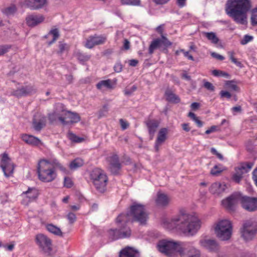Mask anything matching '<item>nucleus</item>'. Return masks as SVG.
<instances>
[{
	"mask_svg": "<svg viewBox=\"0 0 257 257\" xmlns=\"http://www.w3.org/2000/svg\"><path fill=\"white\" fill-rule=\"evenodd\" d=\"M186 246V242L166 239L160 240L157 245L159 251L169 257H174L177 254L183 257L185 251L187 252L188 257L200 256V252L199 250L193 246H190L188 248Z\"/></svg>",
	"mask_w": 257,
	"mask_h": 257,
	"instance_id": "nucleus-1",
	"label": "nucleus"
},
{
	"mask_svg": "<svg viewBox=\"0 0 257 257\" xmlns=\"http://www.w3.org/2000/svg\"><path fill=\"white\" fill-rule=\"evenodd\" d=\"M251 8L250 0H227L225 12L236 23L244 25L246 23V14Z\"/></svg>",
	"mask_w": 257,
	"mask_h": 257,
	"instance_id": "nucleus-2",
	"label": "nucleus"
},
{
	"mask_svg": "<svg viewBox=\"0 0 257 257\" xmlns=\"http://www.w3.org/2000/svg\"><path fill=\"white\" fill-rule=\"evenodd\" d=\"M173 228L180 230L187 236H192L201 226L200 221L188 214L182 213L172 218L170 222Z\"/></svg>",
	"mask_w": 257,
	"mask_h": 257,
	"instance_id": "nucleus-3",
	"label": "nucleus"
},
{
	"mask_svg": "<svg viewBox=\"0 0 257 257\" xmlns=\"http://www.w3.org/2000/svg\"><path fill=\"white\" fill-rule=\"evenodd\" d=\"M149 218L145 205L134 202L130 206L129 210L126 213L120 214L116 219L117 223H126L131 221L132 222H138L140 225H146Z\"/></svg>",
	"mask_w": 257,
	"mask_h": 257,
	"instance_id": "nucleus-4",
	"label": "nucleus"
},
{
	"mask_svg": "<svg viewBox=\"0 0 257 257\" xmlns=\"http://www.w3.org/2000/svg\"><path fill=\"white\" fill-rule=\"evenodd\" d=\"M37 173L38 179L43 182H51L57 177V173L54 168L48 165L45 159L40 160L37 165Z\"/></svg>",
	"mask_w": 257,
	"mask_h": 257,
	"instance_id": "nucleus-5",
	"label": "nucleus"
},
{
	"mask_svg": "<svg viewBox=\"0 0 257 257\" xmlns=\"http://www.w3.org/2000/svg\"><path fill=\"white\" fill-rule=\"evenodd\" d=\"M90 179L92 180L93 185L98 192L103 193L105 192L108 177L103 171L99 168L94 169L90 173Z\"/></svg>",
	"mask_w": 257,
	"mask_h": 257,
	"instance_id": "nucleus-6",
	"label": "nucleus"
},
{
	"mask_svg": "<svg viewBox=\"0 0 257 257\" xmlns=\"http://www.w3.org/2000/svg\"><path fill=\"white\" fill-rule=\"evenodd\" d=\"M215 231L217 237L221 240H228L232 233L231 222L226 219L219 221L215 227Z\"/></svg>",
	"mask_w": 257,
	"mask_h": 257,
	"instance_id": "nucleus-7",
	"label": "nucleus"
},
{
	"mask_svg": "<svg viewBox=\"0 0 257 257\" xmlns=\"http://www.w3.org/2000/svg\"><path fill=\"white\" fill-rule=\"evenodd\" d=\"M116 223L119 226V229H110L108 231V238L111 241L117 240L120 238L130 237L131 235V230L126 226L125 223Z\"/></svg>",
	"mask_w": 257,
	"mask_h": 257,
	"instance_id": "nucleus-8",
	"label": "nucleus"
},
{
	"mask_svg": "<svg viewBox=\"0 0 257 257\" xmlns=\"http://www.w3.org/2000/svg\"><path fill=\"white\" fill-rule=\"evenodd\" d=\"M36 243L42 252L46 256H52L54 254L52 240L43 234H38L35 238Z\"/></svg>",
	"mask_w": 257,
	"mask_h": 257,
	"instance_id": "nucleus-9",
	"label": "nucleus"
},
{
	"mask_svg": "<svg viewBox=\"0 0 257 257\" xmlns=\"http://www.w3.org/2000/svg\"><path fill=\"white\" fill-rule=\"evenodd\" d=\"M240 232L244 240H251L257 233V224L251 220H246L243 222Z\"/></svg>",
	"mask_w": 257,
	"mask_h": 257,
	"instance_id": "nucleus-10",
	"label": "nucleus"
},
{
	"mask_svg": "<svg viewBox=\"0 0 257 257\" xmlns=\"http://www.w3.org/2000/svg\"><path fill=\"white\" fill-rule=\"evenodd\" d=\"M0 156H1L0 167L2 168L5 176L9 177L13 173L15 165L7 153H4Z\"/></svg>",
	"mask_w": 257,
	"mask_h": 257,
	"instance_id": "nucleus-11",
	"label": "nucleus"
},
{
	"mask_svg": "<svg viewBox=\"0 0 257 257\" xmlns=\"http://www.w3.org/2000/svg\"><path fill=\"white\" fill-rule=\"evenodd\" d=\"M240 203L242 208L248 212L257 210V197L243 195L240 193Z\"/></svg>",
	"mask_w": 257,
	"mask_h": 257,
	"instance_id": "nucleus-12",
	"label": "nucleus"
},
{
	"mask_svg": "<svg viewBox=\"0 0 257 257\" xmlns=\"http://www.w3.org/2000/svg\"><path fill=\"white\" fill-rule=\"evenodd\" d=\"M37 91L35 87L32 85L22 86L17 89H13L11 94L17 98L26 97L35 94Z\"/></svg>",
	"mask_w": 257,
	"mask_h": 257,
	"instance_id": "nucleus-13",
	"label": "nucleus"
},
{
	"mask_svg": "<svg viewBox=\"0 0 257 257\" xmlns=\"http://www.w3.org/2000/svg\"><path fill=\"white\" fill-rule=\"evenodd\" d=\"M172 45V43L166 36L162 35L161 38L155 39L151 42L149 48V53L150 54H153L155 49L162 46H164V50L167 51V48Z\"/></svg>",
	"mask_w": 257,
	"mask_h": 257,
	"instance_id": "nucleus-14",
	"label": "nucleus"
},
{
	"mask_svg": "<svg viewBox=\"0 0 257 257\" xmlns=\"http://www.w3.org/2000/svg\"><path fill=\"white\" fill-rule=\"evenodd\" d=\"M240 203V193H234L222 201V205L228 210L234 211L235 206Z\"/></svg>",
	"mask_w": 257,
	"mask_h": 257,
	"instance_id": "nucleus-15",
	"label": "nucleus"
},
{
	"mask_svg": "<svg viewBox=\"0 0 257 257\" xmlns=\"http://www.w3.org/2000/svg\"><path fill=\"white\" fill-rule=\"evenodd\" d=\"M58 119L63 125H69L78 122L81 118L76 112L66 111L64 113V116H59Z\"/></svg>",
	"mask_w": 257,
	"mask_h": 257,
	"instance_id": "nucleus-16",
	"label": "nucleus"
},
{
	"mask_svg": "<svg viewBox=\"0 0 257 257\" xmlns=\"http://www.w3.org/2000/svg\"><path fill=\"white\" fill-rule=\"evenodd\" d=\"M106 41V37L102 35L94 34L88 37L84 46L88 49H92L95 46L103 44Z\"/></svg>",
	"mask_w": 257,
	"mask_h": 257,
	"instance_id": "nucleus-17",
	"label": "nucleus"
},
{
	"mask_svg": "<svg viewBox=\"0 0 257 257\" xmlns=\"http://www.w3.org/2000/svg\"><path fill=\"white\" fill-rule=\"evenodd\" d=\"M109 162V170L111 173L114 176L119 175V171L121 169V165L119 163V158L117 155H113L107 158Z\"/></svg>",
	"mask_w": 257,
	"mask_h": 257,
	"instance_id": "nucleus-18",
	"label": "nucleus"
},
{
	"mask_svg": "<svg viewBox=\"0 0 257 257\" xmlns=\"http://www.w3.org/2000/svg\"><path fill=\"white\" fill-rule=\"evenodd\" d=\"M25 20L27 25L33 28L43 22L45 17L41 14H32L28 15Z\"/></svg>",
	"mask_w": 257,
	"mask_h": 257,
	"instance_id": "nucleus-19",
	"label": "nucleus"
},
{
	"mask_svg": "<svg viewBox=\"0 0 257 257\" xmlns=\"http://www.w3.org/2000/svg\"><path fill=\"white\" fill-rule=\"evenodd\" d=\"M200 245L210 252H217L219 249V245L214 239H202L199 241Z\"/></svg>",
	"mask_w": 257,
	"mask_h": 257,
	"instance_id": "nucleus-20",
	"label": "nucleus"
},
{
	"mask_svg": "<svg viewBox=\"0 0 257 257\" xmlns=\"http://www.w3.org/2000/svg\"><path fill=\"white\" fill-rule=\"evenodd\" d=\"M168 130L166 127L161 128L158 134L157 139L155 143L154 148L156 152H158L160 150V146H161L166 140L167 138V134Z\"/></svg>",
	"mask_w": 257,
	"mask_h": 257,
	"instance_id": "nucleus-21",
	"label": "nucleus"
},
{
	"mask_svg": "<svg viewBox=\"0 0 257 257\" xmlns=\"http://www.w3.org/2000/svg\"><path fill=\"white\" fill-rule=\"evenodd\" d=\"M47 0H25L24 5L31 10H38L44 8Z\"/></svg>",
	"mask_w": 257,
	"mask_h": 257,
	"instance_id": "nucleus-22",
	"label": "nucleus"
},
{
	"mask_svg": "<svg viewBox=\"0 0 257 257\" xmlns=\"http://www.w3.org/2000/svg\"><path fill=\"white\" fill-rule=\"evenodd\" d=\"M46 163H48V165L49 166L51 167V168H54V170L56 171V169H59L62 172L67 174L68 172V170L59 161V160L54 157H51L49 158L48 159H45Z\"/></svg>",
	"mask_w": 257,
	"mask_h": 257,
	"instance_id": "nucleus-23",
	"label": "nucleus"
},
{
	"mask_svg": "<svg viewBox=\"0 0 257 257\" xmlns=\"http://www.w3.org/2000/svg\"><path fill=\"white\" fill-rule=\"evenodd\" d=\"M139 252L135 248L126 246L120 250L119 253V257H139Z\"/></svg>",
	"mask_w": 257,
	"mask_h": 257,
	"instance_id": "nucleus-24",
	"label": "nucleus"
},
{
	"mask_svg": "<svg viewBox=\"0 0 257 257\" xmlns=\"http://www.w3.org/2000/svg\"><path fill=\"white\" fill-rule=\"evenodd\" d=\"M21 139L26 144L31 146H38L41 144V141L33 135L24 134L22 135Z\"/></svg>",
	"mask_w": 257,
	"mask_h": 257,
	"instance_id": "nucleus-25",
	"label": "nucleus"
},
{
	"mask_svg": "<svg viewBox=\"0 0 257 257\" xmlns=\"http://www.w3.org/2000/svg\"><path fill=\"white\" fill-rule=\"evenodd\" d=\"M145 124L148 129L150 136L153 137L159 126V121L155 119H149L145 121Z\"/></svg>",
	"mask_w": 257,
	"mask_h": 257,
	"instance_id": "nucleus-26",
	"label": "nucleus"
},
{
	"mask_svg": "<svg viewBox=\"0 0 257 257\" xmlns=\"http://www.w3.org/2000/svg\"><path fill=\"white\" fill-rule=\"evenodd\" d=\"M226 188L225 184H222L220 182H215L212 184L209 190L212 194L219 195L224 192Z\"/></svg>",
	"mask_w": 257,
	"mask_h": 257,
	"instance_id": "nucleus-27",
	"label": "nucleus"
},
{
	"mask_svg": "<svg viewBox=\"0 0 257 257\" xmlns=\"http://www.w3.org/2000/svg\"><path fill=\"white\" fill-rule=\"evenodd\" d=\"M170 201V198L164 193H158L156 200L158 205L161 206H167Z\"/></svg>",
	"mask_w": 257,
	"mask_h": 257,
	"instance_id": "nucleus-28",
	"label": "nucleus"
},
{
	"mask_svg": "<svg viewBox=\"0 0 257 257\" xmlns=\"http://www.w3.org/2000/svg\"><path fill=\"white\" fill-rule=\"evenodd\" d=\"M50 36H52V39L47 42L48 46H51L60 37V33L58 29L55 28L51 29L49 33L44 36V38L47 39Z\"/></svg>",
	"mask_w": 257,
	"mask_h": 257,
	"instance_id": "nucleus-29",
	"label": "nucleus"
},
{
	"mask_svg": "<svg viewBox=\"0 0 257 257\" xmlns=\"http://www.w3.org/2000/svg\"><path fill=\"white\" fill-rule=\"evenodd\" d=\"M166 99L169 102L173 103H178L180 102V97L174 93L170 89H167L165 92Z\"/></svg>",
	"mask_w": 257,
	"mask_h": 257,
	"instance_id": "nucleus-30",
	"label": "nucleus"
},
{
	"mask_svg": "<svg viewBox=\"0 0 257 257\" xmlns=\"http://www.w3.org/2000/svg\"><path fill=\"white\" fill-rule=\"evenodd\" d=\"M46 228L50 232L55 235L61 236H62L63 233L60 228L52 224H47L46 226Z\"/></svg>",
	"mask_w": 257,
	"mask_h": 257,
	"instance_id": "nucleus-31",
	"label": "nucleus"
},
{
	"mask_svg": "<svg viewBox=\"0 0 257 257\" xmlns=\"http://www.w3.org/2000/svg\"><path fill=\"white\" fill-rule=\"evenodd\" d=\"M17 8L15 5H12L9 7L5 8L2 10V13L6 16L9 17L14 15L17 12Z\"/></svg>",
	"mask_w": 257,
	"mask_h": 257,
	"instance_id": "nucleus-32",
	"label": "nucleus"
},
{
	"mask_svg": "<svg viewBox=\"0 0 257 257\" xmlns=\"http://www.w3.org/2000/svg\"><path fill=\"white\" fill-rule=\"evenodd\" d=\"M84 164L83 161L80 158H76L73 160L69 164V168L71 170H76L81 167Z\"/></svg>",
	"mask_w": 257,
	"mask_h": 257,
	"instance_id": "nucleus-33",
	"label": "nucleus"
},
{
	"mask_svg": "<svg viewBox=\"0 0 257 257\" xmlns=\"http://www.w3.org/2000/svg\"><path fill=\"white\" fill-rule=\"evenodd\" d=\"M96 86L98 89H101L103 87H105L108 89L112 88L111 81L110 79L100 81L97 83Z\"/></svg>",
	"mask_w": 257,
	"mask_h": 257,
	"instance_id": "nucleus-34",
	"label": "nucleus"
},
{
	"mask_svg": "<svg viewBox=\"0 0 257 257\" xmlns=\"http://www.w3.org/2000/svg\"><path fill=\"white\" fill-rule=\"evenodd\" d=\"M45 122L43 120L37 121L36 119H33L32 125L34 130L36 131L40 132L45 126Z\"/></svg>",
	"mask_w": 257,
	"mask_h": 257,
	"instance_id": "nucleus-35",
	"label": "nucleus"
},
{
	"mask_svg": "<svg viewBox=\"0 0 257 257\" xmlns=\"http://www.w3.org/2000/svg\"><path fill=\"white\" fill-rule=\"evenodd\" d=\"M204 36L214 44H217L219 41V38L214 32H205Z\"/></svg>",
	"mask_w": 257,
	"mask_h": 257,
	"instance_id": "nucleus-36",
	"label": "nucleus"
},
{
	"mask_svg": "<svg viewBox=\"0 0 257 257\" xmlns=\"http://www.w3.org/2000/svg\"><path fill=\"white\" fill-rule=\"evenodd\" d=\"M24 193H25L27 197L30 199H35L38 196L37 190L34 188H29L28 190Z\"/></svg>",
	"mask_w": 257,
	"mask_h": 257,
	"instance_id": "nucleus-37",
	"label": "nucleus"
},
{
	"mask_svg": "<svg viewBox=\"0 0 257 257\" xmlns=\"http://www.w3.org/2000/svg\"><path fill=\"white\" fill-rule=\"evenodd\" d=\"M253 166V163L252 162H245L242 163L238 167L244 173H246L251 170Z\"/></svg>",
	"mask_w": 257,
	"mask_h": 257,
	"instance_id": "nucleus-38",
	"label": "nucleus"
},
{
	"mask_svg": "<svg viewBox=\"0 0 257 257\" xmlns=\"http://www.w3.org/2000/svg\"><path fill=\"white\" fill-rule=\"evenodd\" d=\"M188 116L195 122L198 127H201L203 125V122L200 120L194 113L189 112Z\"/></svg>",
	"mask_w": 257,
	"mask_h": 257,
	"instance_id": "nucleus-39",
	"label": "nucleus"
},
{
	"mask_svg": "<svg viewBox=\"0 0 257 257\" xmlns=\"http://www.w3.org/2000/svg\"><path fill=\"white\" fill-rule=\"evenodd\" d=\"M122 5L139 6L141 5V0H120Z\"/></svg>",
	"mask_w": 257,
	"mask_h": 257,
	"instance_id": "nucleus-40",
	"label": "nucleus"
},
{
	"mask_svg": "<svg viewBox=\"0 0 257 257\" xmlns=\"http://www.w3.org/2000/svg\"><path fill=\"white\" fill-rule=\"evenodd\" d=\"M76 56L78 60L82 62L88 61L91 57L90 55L82 52H77Z\"/></svg>",
	"mask_w": 257,
	"mask_h": 257,
	"instance_id": "nucleus-41",
	"label": "nucleus"
},
{
	"mask_svg": "<svg viewBox=\"0 0 257 257\" xmlns=\"http://www.w3.org/2000/svg\"><path fill=\"white\" fill-rule=\"evenodd\" d=\"M225 85L229 89L235 91H239V88L236 85V81L234 80H228L225 82Z\"/></svg>",
	"mask_w": 257,
	"mask_h": 257,
	"instance_id": "nucleus-42",
	"label": "nucleus"
},
{
	"mask_svg": "<svg viewBox=\"0 0 257 257\" xmlns=\"http://www.w3.org/2000/svg\"><path fill=\"white\" fill-rule=\"evenodd\" d=\"M224 169L222 168V165L219 164L218 165H215L210 171V174L213 176H217L221 173Z\"/></svg>",
	"mask_w": 257,
	"mask_h": 257,
	"instance_id": "nucleus-43",
	"label": "nucleus"
},
{
	"mask_svg": "<svg viewBox=\"0 0 257 257\" xmlns=\"http://www.w3.org/2000/svg\"><path fill=\"white\" fill-rule=\"evenodd\" d=\"M228 54L229 55L230 60L232 63L240 68L242 67V63L240 61H237V60L234 57V52L233 51L228 52Z\"/></svg>",
	"mask_w": 257,
	"mask_h": 257,
	"instance_id": "nucleus-44",
	"label": "nucleus"
},
{
	"mask_svg": "<svg viewBox=\"0 0 257 257\" xmlns=\"http://www.w3.org/2000/svg\"><path fill=\"white\" fill-rule=\"evenodd\" d=\"M68 136L69 139L71 141L75 143H80L83 140V139L82 138H80L77 136L76 135H75L74 134L71 132H68Z\"/></svg>",
	"mask_w": 257,
	"mask_h": 257,
	"instance_id": "nucleus-45",
	"label": "nucleus"
},
{
	"mask_svg": "<svg viewBox=\"0 0 257 257\" xmlns=\"http://www.w3.org/2000/svg\"><path fill=\"white\" fill-rule=\"evenodd\" d=\"M212 74L214 76L216 77H225L226 78H228L230 76L229 74L228 73L216 69L213 70L212 71Z\"/></svg>",
	"mask_w": 257,
	"mask_h": 257,
	"instance_id": "nucleus-46",
	"label": "nucleus"
},
{
	"mask_svg": "<svg viewBox=\"0 0 257 257\" xmlns=\"http://www.w3.org/2000/svg\"><path fill=\"white\" fill-rule=\"evenodd\" d=\"M251 22L252 26L257 25V7L251 11Z\"/></svg>",
	"mask_w": 257,
	"mask_h": 257,
	"instance_id": "nucleus-47",
	"label": "nucleus"
},
{
	"mask_svg": "<svg viewBox=\"0 0 257 257\" xmlns=\"http://www.w3.org/2000/svg\"><path fill=\"white\" fill-rule=\"evenodd\" d=\"M59 50L57 51V54L59 55L62 54L65 50L68 49V47L66 43L60 41L59 42Z\"/></svg>",
	"mask_w": 257,
	"mask_h": 257,
	"instance_id": "nucleus-48",
	"label": "nucleus"
},
{
	"mask_svg": "<svg viewBox=\"0 0 257 257\" xmlns=\"http://www.w3.org/2000/svg\"><path fill=\"white\" fill-rule=\"evenodd\" d=\"M108 110V105L107 104L104 105L102 109L99 111L98 118L100 119L102 117L105 116Z\"/></svg>",
	"mask_w": 257,
	"mask_h": 257,
	"instance_id": "nucleus-49",
	"label": "nucleus"
},
{
	"mask_svg": "<svg viewBox=\"0 0 257 257\" xmlns=\"http://www.w3.org/2000/svg\"><path fill=\"white\" fill-rule=\"evenodd\" d=\"M203 81L204 82L203 87L207 90L210 91H214L215 90V87L211 82L206 81L205 79H204Z\"/></svg>",
	"mask_w": 257,
	"mask_h": 257,
	"instance_id": "nucleus-50",
	"label": "nucleus"
},
{
	"mask_svg": "<svg viewBox=\"0 0 257 257\" xmlns=\"http://www.w3.org/2000/svg\"><path fill=\"white\" fill-rule=\"evenodd\" d=\"M253 39V37L245 35L244 36L243 39L240 41V44L242 45L246 44L249 42L251 41Z\"/></svg>",
	"mask_w": 257,
	"mask_h": 257,
	"instance_id": "nucleus-51",
	"label": "nucleus"
},
{
	"mask_svg": "<svg viewBox=\"0 0 257 257\" xmlns=\"http://www.w3.org/2000/svg\"><path fill=\"white\" fill-rule=\"evenodd\" d=\"M67 218L70 224H73L76 220V215L72 212H69L67 215Z\"/></svg>",
	"mask_w": 257,
	"mask_h": 257,
	"instance_id": "nucleus-52",
	"label": "nucleus"
},
{
	"mask_svg": "<svg viewBox=\"0 0 257 257\" xmlns=\"http://www.w3.org/2000/svg\"><path fill=\"white\" fill-rule=\"evenodd\" d=\"M73 185V182L70 178L67 177L64 178V185L65 187L70 188L72 187Z\"/></svg>",
	"mask_w": 257,
	"mask_h": 257,
	"instance_id": "nucleus-53",
	"label": "nucleus"
},
{
	"mask_svg": "<svg viewBox=\"0 0 257 257\" xmlns=\"http://www.w3.org/2000/svg\"><path fill=\"white\" fill-rule=\"evenodd\" d=\"M114 70L116 73L120 72L122 69V65L120 62H117L113 67Z\"/></svg>",
	"mask_w": 257,
	"mask_h": 257,
	"instance_id": "nucleus-54",
	"label": "nucleus"
},
{
	"mask_svg": "<svg viewBox=\"0 0 257 257\" xmlns=\"http://www.w3.org/2000/svg\"><path fill=\"white\" fill-rule=\"evenodd\" d=\"M219 94H220V97L221 98L226 97V98H227L228 99H229L231 97V93L230 92L227 91L221 90Z\"/></svg>",
	"mask_w": 257,
	"mask_h": 257,
	"instance_id": "nucleus-55",
	"label": "nucleus"
},
{
	"mask_svg": "<svg viewBox=\"0 0 257 257\" xmlns=\"http://www.w3.org/2000/svg\"><path fill=\"white\" fill-rule=\"evenodd\" d=\"M210 151L213 155H216L217 156V157L218 159H219L220 160H223V157L222 155L219 153L215 148H211Z\"/></svg>",
	"mask_w": 257,
	"mask_h": 257,
	"instance_id": "nucleus-56",
	"label": "nucleus"
},
{
	"mask_svg": "<svg viewBox=\"0 0 257 257\" xmlns=\"http://www.w3.org/2000/svg\"><path fill=\"white\" fill-rule=\"evenodd\" d=\"M119 122L121 125V127L123 130H126L129 126L128 123L122 118L119 119Z\"/></svg>",
	"mask_w": 257,
	"mask_h": 257,
	"instance_id": "nucleus-57",
	"label": "nucleus"
},
{
	"mask_svg": "<svg viewBox=\"0 0 257 257\" xmlns=\"http://www.w3.org/2000/svg\"><path fill=\"white\" fill-rule=\"evenodd\" d=\"M137 87L135 85H133L130 89H126L124 90V94L126 95H130L132 93L137 90Z\"/></svg>",
	"mask_w": 257,
	"mask_h": 257,
	"instance_id": "nucleus-58",
	"label": "nucleus"
},
{
	"mask_svg": "<svg viewBox=\"0 0 257 257\" xmlns=\"http://www.w3.org/2000/svg\"><path fill=\"white\" fill-rule=\"evenodd\" d=\"M211 56H212L213 58H215L218 60H223L224 59V57L220 55V54H218L215 52H212L211 54Z\"/></svg>",
	"mask_w": 257,
	"mask_h": 257,
	"instance_id": "nucleus-59",
	"label": "nucleus"
},
{
	"mask_svg": "<svg viewBox=\"0 0 257 257\" xmlns=\"http://www.w3.org/2000/svg\"><path fill=\"white\" fill-rule=\"evenodd\" d=\"M217 126L216 125H212L210 128L205 131V134L207 135L210 134L217 131Z\"/></svg>",
	"mask_w": 257,
	"mask_h": 257,
	"instance_id": "nucleus-60",
	"label": "nucleus"
},
{
	"mask_svg": "<svg viewBox=\"0 0 257 257\" xmlns=\"http://www.w3.org/2000/svg\"><path fill=\"white\" fill-rule=\"evenodd\" d=\"M130 48V42L127 39H124L123 45V49L125 50H127Z\"/></svg>",
	"mask_w": 257,
	"mask_h": 257,
	"instance_id": "nucleus-61",
	"label": "nucleus"
},
{
	"mask_svg": "<svg viewBox=\"0 0 257 257\" xmlns=\"http://www.w3.org/2000/svg\"><path fill=\"white\" fill-rule=\"evenodd\" d=\"M242 176H239L235 173L232 176L233 180L236 183H239L240 180H241Z\"/></svg>",
	"mask_w": 257,
	"mask_h": 257,
	"instance_id": "nucleus-62",
	"label": "nucleus"
},
{
	"mask_svg": "<svg viewBox=\"0 0 257 257\" xmlns=\"http://www.w3.org/2000/svg\"><path fill=\"white\" fill-rule=\"evenodd\" d=\"M180 51L184 53V56L187 57L188 59L191 60L192 61L194 60V57L192 56V55L189 54V52H186L183 49H181Z\"/></svg>",
	"mask_w": 257,
	"mask_h": 257,
	"instance_id": "nucleus-63",
	"label": "nucleus"
},
{
	"mask_svg": "<svg viewBox=\"0 0 257 257\" xmlns=\"http://www.w3.org/2000/svg\"><path fill=\"white\" fill-rule=\"evenodd\" d=\"M200 106V105L199 103L195 102H193L191 104V108L192 110H196L199 108Z\"/></svg>",
	"mask_w": 257,
	"mask_h": 257,
	"instance_id": "nucleus-64",
	"label": "nucleus"
}]
</instances>
